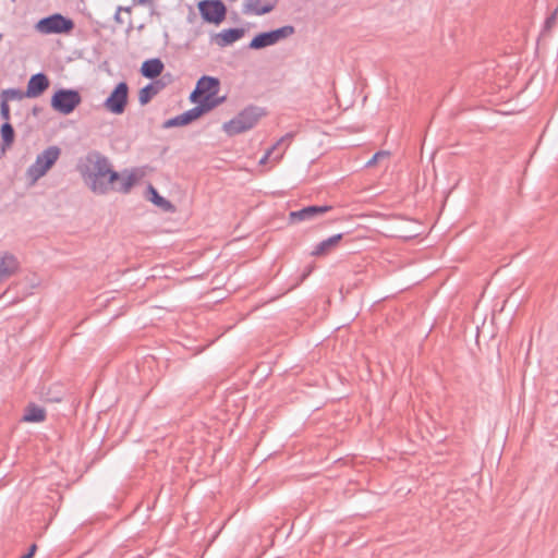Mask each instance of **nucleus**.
I'll list each match as a JSON object with an SVG mask.
<instances>
[{"mask_svg": "<svg viewBox=\"0 0 558 558\" xmlns=\"http://www.w3.org/2000/svg\"><path fill=\"white\" fill-rule=\"evenodd\" d=\"M86 186L95 194L105 195L119 180L120 173L112 169L110 160L99 151H89L77 165Z\"/></svg>", "mask_w": 558, "mask_h": 558, "instance_id": "1", "label": "nucleus"}, {"mask_svg": "<svg viewBox=\"0 0 558 558\" xmlns=\"http://www.w3.org/2000/svg\"><path fill=\"white\" fill-rule=\"evenodd\" d=\"M264 116V109L251 106L242 110L230 121L223 123L222 129L228 135L233 136L254 128Z\"/></svg>", "mask_w": 558, "mask_h": 558, "instance_id": "2", "label": "nucleus"}, {"mask_svg": "<svg viewBox=\"0 0 558 558\" xmlns=\"http://www.w3.org/2000/svg\"><path fill=\"white\" fill-rule=\"evenodd\" d=\"M61 149L58 146H49L37 155L35 162L26 170V179L29 185H34L39 179L45 177L52 166L58 161Z\"/></svg>", "mask_w": 558, "mask_h": 558, "instance_id": "3", "label": "nucleus"}, {"mask_svg": "<svg viewBox=\"0 0 558 558\" xmlns=\"http://www.w3.org/2000/svg\"><path fill=\"white\" fill-rule=\"evenodd\" d=\"M218 87L219 81L217 78L203 76L198 80L190 99L192 102H198V106H208L210 110L217 105V102L213 101V97L217 94Z\"/></svg>", "mask_w": 558, "mask_h": 558, "instance_id": "4", "label": "nucleus"}, {"mask_svg": "<svg viewBox=\"0 0 558 558\" xmlns=\"http://www.w3.org/2000/svg\"><path fill=\"white\" fill-rule=\"evenodd\" d=\"M130 88L125 82H120L110 92L102 106L111 114H123L129 104Z\"/></svg>", "mask_w": 558, "mask_h": 558, "instance_id": "5", "label": "nucleus"}, {"mask_svg": "<svg viewBox=\"0 0 558 558\" xmlns=\"http://www.w3.org/2000/svg\"><path fill=\"white\" fill-rule=\"evenodd\" d=\"M295 29L291 25H286L280 28L265 32L256 35L248 47L254 50L263 49L269 46H274L278 44L280 40H283L294 34Z\"/></svg>", "mask_w": 558, "mask_h": 558, "instance_id": "6", "label": "nucleus"}, {"mask_svg": "<svg viewBox=\"0 0 558 558\" xmlns=\"http://www.w3.org/2000/svg\"><path fill=\"white\" fill-rule=\"evenodd\" d=\"M73 28V21L58 13L39 20L35 25V29L45 35L69 33Z\"/></svg>", "mask_w": 558, "mask_h": 558, "instance_id": "7", "label": "nucleus"}, {"mask_svg": "<svg viewBox=\"0 0 558 558\" xmlns=\"http://www.w3.org/2000/svg\"><path fill=\"white\" fill-rule=\"evenodd\" d=\"M82 98L74 89H59L51 97V107L62 114L72 113L81 104Z\"/></svg>", "mask_w": 558, "mask_h": 558, "instance_id": "8", "label": "nucleus"}, {"mask_svg": "<svg viewBox=\"0 0 558 558\" xmlns=\"http://www.w3.org/2000/svg\"><path fill=\"white\" fill-rule=\"evenodd\" d=\"M198 10L207 23L219 25L225 19L227 9L221 0H203L198 2Z\"/></svg>", "mask_w": 558, "mask_h": 558, "instance_id": "9", "label": "nucleus"}, {"mask_svg": "<svg viewBox=\"0 0 558 558\" xmlns=\"http://www.w3.org/2000/svg\"><path fill=\"white\" fill-rule=\"evenodd\" d=\"M292 138V133H288L280 137L269 149H267L265 155L259 159L258 165L265 166L268 162L271 163V167L278 165L283 158Z\"/></svg>", "mask_w": 558, "mask_h": 558, "instance_id": "10", "label": "nucleus"}, {"mask_svg": "<svg viewBox=\"0 0 558 558\" xmlns=\"http://www.w3.org/2000/svg\"><path fill=\"white\" fill-rule=\"evenodd\" d=\"M331 209V206H307L300 210L289 214V222L296 223L301 221H313L322 217Z\"/></svg>", "mask_w": 558, "mask_h": 558, "instance_id": "11", "label": "nucleus"}, {"mask_svg": "<svg viewBox=\"0 0 558 558\" xmlns=\"http://www.w3.org/2000/svg\"><path fill=\"white\" fill-rule=\"evenodd\" d=\"M209 111V107L206 105L196 106L174 118L167 120L163 123L165 129L184 126L198 119L203 113Z\"/></svg>", "mask_w": 558, "mask_h": 558, "instance_id": "12", "label": "nucleus"}, {"mask_svg": "<svg viewBox=\"0 0 558 558\" xmlns=\"http://www.w3.org/2000/svg\"><path fill=\"white\" fill-rule=\"evenodd\" d=\"M143 177V172L138 169L124 171L120 173L118 181L112 184L111 190H116L121 193H129L134 184Z\"/></svg>", "mask_w": 558, "mask_h": 558, "instance_id": "13", "label": "nucleus"}, {"mask_svg": "<svg viewBox=\"0 0 558 558\" xmlns=\"http://www.w3.org/2000/svg\"><path fill=\"white\" fill-rule=\"evenodd\" d=\"M20 263L15 255L9 252L0 254V282L13 276L19 269Z\"/></svg>", "mask_w": 558, "mask_h": 558, "instance_id": "14", "label": "nucleus"}, {"mask_svg": "<svg viewBox=\"0 0 558 558\" xmlns=\"http://www.w3.org/2000/svg\"><path fill=\"white\" fill-rule=\"evenodd\" d=\"M48 87V77L43 73H37L29 78L25 95L28 98H35L40 96Z\"/></svg>", "mask_w": 558, "mask_h": 558, "instance_id": "15", "label": "nucleus"}, {"mask_svg": "<svg viewBox=\"0 0 558 558\" xmlns=\"http://www.w3.org/2000/svg\"><path fill=\"white\" fill-rule=\"evenodd\" d=\"M243 35L242 28H229L214 35L213 39L219 47H227L242 38Z\"/></svg>", "mask_w": 558, "mask_h": 558, "instance_id": "16", "label": "nucleus"}, {"mask_svg": "<svg viewBox=\"0 0 558 558\" xmlns=\"http://www.w3.org/2000/svg\"><path fill=\"white\" fill-rule=\"evenodd\" d=\"M275 4L263 2L262 0H245L243 3V13L253 15H264L271 12Z\"/></svg>", "mask_w": 558, "mask_h": 558, "instance_id": "17", "label": "nucleus"}, {"mask_svg": "<svg viewBox=\"0 0 558 558\" xmlns=\"http://www.w3.org/2000/svg\"><path fill=\"white\" fill-rule=\"evenodd\" d=\"M163 63L160 59L154 58L143 62L141 73L147 78H155L163 71Z\"/></svg>", "mask_w": 558, "mask_h": 558, "instance_id": "18", "label": "nucleus"}, {"mask_svg": "<svg viewBox=\"0 0 558 558\" xmlns=\"http://www.w3.org/2000/svg\"><path fill=\"white\" fill-rule=\"evenodd\" d=\"M342 239V234H335L316 245L314 251L312 252L313 256H324L327 255L331 250H333Z\"/></svg>", "mask_w": 558, "mask_h": 558, "instance_id": "19", "label": "nucleus"}, {"mask_svg": "<svg viewBox=\"0 0 558 558\" xmlns=\"http://www.w3.org/2000/svg\"><path fill=\"white\" fill-rule=\"evenodd\" d=\"M45 417H46L45 410L41 407H38L35 404H29L25 409V413L23 415V420L25 422H31V423L43 422L45 420Z\"/></svg>", "mask_w": 558, "mask_h": 558, "instance_id": "20", "label": "nucleus"}, {"mask_svg": "<svg viewBox=\"0 0 558 558\" xmlns=\"http://www.w3.org/2000/svg\"><path fill=\"white\" fill-rule=\"evenodd\" d=\"M14 136H15L14 130H13L12 125L10 124V122H4L1 126V137H2L3 145L0 148V156H3L7 148L11 147V145L14 142Z\"/></svg>", "mask_w": 558, "mask_h": 558, "instance_id": "21", "label": "nucleus"}, {"mask_svg": "<svg viewBox=\"0 0 558 558\" xmlns=\"http://www.w3.org/2000/svg\"><path fill=\"white\" fill-rule=\"evenodd\" d=\"M160 90L159 83H151L141 88L138 92V101L141 105L148 104L154 96H156Z\"/></svg>", "mask_w": 558, "mask_h": 558, "instance_id": "22", "label": "nucleus"}, {"mask_svg": "<svg viewBox=\"0 0 558 558\" xmlns=\"http://www.w3.org/2000/svg\"><path fill=\"white\" fill-rule=\"evenodd\" d=\"M24 96L26 95L19 88H8L1 92L0 100L9 104L12 100H21Z\"/></svg>", "mask_w": 558, "mask_h": 558, "instance_id": "23", "label": "nucleus"}, {"mask_svg": "<svg viewBox=\"0 0 558 558\" xmlns=\"http://www.w3.org/2000/svg\"><path fill=\"white\" fill-rule=\"evenodd\" d=\"M148 191L151 194L150 201L155 205H157L159 207H162V208H166V209L171 207V204L168 201H166L162 196H160L155 187L149 185Z\"/></svg>", "mask_w": 558, "mask_h": 558, "instance_id": "24", "label": "nucleus"}, {"mask_svg": "<svg viewBox=\"0 0 558 558\" xmlns=\"http://www.w3.org/2000/svg\"><path fill=\"white\" fill-rule=\"evenodd\" d=\"M0 116L5 122L10 121L11 114L9 104H5L4 101L0 102Z\"/></svg>", "mask_w": 558, "mask_h": 558, "instance_id": "25", "label": "nucleus"}, {"mask_svg": "<svg viewBox=\"0 0 558 558\" xmlns=\"http://www.w3.org/2000/svg\"><path fill=\"white\" fill-rule=\"evenodd\" d=\"M557 20V10H555L545 21L544 29L549 31L556 24Z\"/></svg>", "mask_w": 558, "mask_h": 558, "instance_id": "26", "label": "nucleus"}, {"mask_svg": "<svg viewBox=\"0 0 558 558\" xmlns=\"http://www.w3.org/2000/svg\"><path fill=\"white\" fill-rule=\"evenodd\" d=\"M388 153L387 151H378L376 153L372 159L367 162V166H374L375 163H377L380 159L383 158H386L388 157Z\"/></svg>", "mask_w": 558, "mask_h": 558, "instance_id": "27", "label": "nucleus"}, {"mask_svg": "<svg viewBox=\"0 0 558 558\" xmlns=\"http://www.w3.org/2000/svg\"><path fill=\"white\" fill-rule=\"evenodd\" d=\"M36 551V545H32L28 553L23 555L24 558H32Z\"/></svg>", "mask_w": 558, "mask_h": 558, "instance_id": "28", "label": "nucleus"}, {"mask_svg": "<svg viewBox=\"0 0 558 558\" xmlns=\"http://www.w3.org/2000/svg\"><path fill=\"white\" fill-rule=\"evenodd\" d=\"M138 3L142 5H146V4L150 3V0H138Z\"/></svg>", "mask_w": 558, "mask_h": 558, "instance_id": "29", "label": "nucleus"}, {"mask_svg": "<svg viewBox=\"0 0 558 558\" xmlns=\"http://www.w3.org/2000/svg\"><path fill=\"white\" fill-rule=\"evenodd\" d=\"M21 558H24L23 556Z\"/></svg>", "mask_w": 558, "mask_h": 558, "instance_id": "30", "label": "nucleus"}]
</instances>
